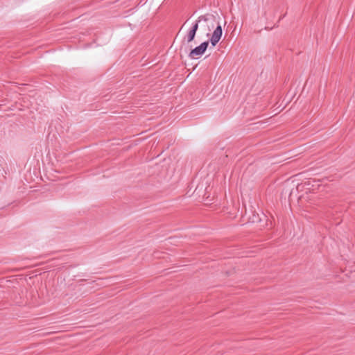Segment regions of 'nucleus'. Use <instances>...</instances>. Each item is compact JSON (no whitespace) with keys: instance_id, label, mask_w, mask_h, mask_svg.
<instances>
[{"instance_id":"4","label":"nucleus","mask_w":355,"mask_h":355,"mask_svg":"<svg viewBox=\"0 0 355 355\" xmlns=\"http://www.w3.org/2000/svg\"><path fill=\"white\" fill-rule=\"evenodd\" d=\"M196 32L195 31H193L192 30H189L187 35V43H189L191 42H192L194 38H195V36H196Z\"/></svg>"},{"instance_id":"3","label":"nucleus","mask_w":355,"mask_h":355,"mask_svg":"<svg viewBox=\"0 0 355 355\" xmlns=\"http://www.w3.org/2000/svg\"><path fill=\"white\" fill-rule=\"evenodd\" d=\"M209 45V42L206 41L202 42L198 46L192 49L189 55L191 58H196L197 56L202 55L207 50Z\"/></svg>"},{"instance_id":"1","label":"nucleus","mask_w":355,"mask_h":355,"mask_svg":"<svg viewBox=\"0 0 355 355\" xmlns=\"http://www.w3.org/2000/svg\"><path fill=\"white\" fill-rule=\"evenodd\" d=\"M201 21H210L211 27L214 28L215 23H216V17L213 15H211V14H206L204 15H200L196 20V23L194 24H193L192 27L191 28V30H192L193 31H195L196 33L198 29V24Z\"/></svg>"},{"instance_id":"2","label":"nucleus","mask_w":355,"mask_h":355,"mask_svg":"<svg viewBox=\"0 0 355 355\" xmlns=\"http://www.w3.org/2000/svg\"><path fill=\"white\" fill-rule=\"evenodd\" d=\"M215 24H217L216 28L214 31L210 38V42L213 46H215L218 44L223 34L222 27L219 21H218L216 19Z\"/></svg>"},{"instance_id":"5","label":"nucleus","mask_w":355,"mask_h":355,"mask_svg":"<svg viewBox=\"0 0 355 355\" xmlns=\"http://www.w3.org/2000/svg\"><path fill=\"white\" fill-rule=\"evenodd\" d=\"M206 22L207 23L208 31H211V28H213L211 27V22L210 21H206Z\"/></svg>"}]
</instances>
